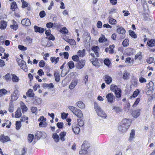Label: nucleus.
<instances>
[{"instance_id":"nucleus-1","label":"nucleus","mask_w":155,"mask_h":155,"mask_svg":"<svg viewBox=\"0 0 155 155\" xmlns=\"http://www.w3.org/2000/svg\"><path fill=\"white\" fill-rule=\"evenodd\" d=\"M130 124V120L126 119H123L118 126V130L122 132H125Z\"/></svg>"},{"instance_id":"nucleus-2","label":"nucleus","mask_w":155,"mask_h":155,"mask_svg":"<svg viewBox=\"0 0 155 155\" xmlns=\"http://www.w3.org/2000/svg\"><path fill=\"white\" fill-rule=\"evenodd\" d=\"M94 108L98 116L104 118L107 117V115L105 112L102 110L100 106L95 102L94 103Z\"/></svg>"},{"instance_id":"nucleus-3","label":"nucleus","mask_w":155,"mask_h":155,"mask_svg":"<svg viewBox=\"0 0 155 155\" xmlns=\"http://www.w3.org/2000/svg\"><path fill=\"white\" fill-rule=\"evenodd\" d=\"M110 89L111 91L114 92L117 98H119L121 97V91L117 86L114 84H112L110 86Z\"/></svg>"},{"instance_id":"nucleus-4","label":"nucleus","mask_w":155,"mask_h":155,"mask_svg":"<svg viewBox=\"0 0 155 155\" xmlns=\"http://www.w3.org/2000/svg\"><path fill=\"white\" fill-rule=\"evenodd\" d=\"M90 144L87 141H84L81 146V150L79 151L80 154L86 153L87 149L90 147Z\"/></svg>"},{"instance_id":"nucleus-5","label":"nucleus","mask_w":155,"mask_h":155,"mask_svg":"<svg viewBox=\"0 0 155 155\" xmlns=\"http://www.w3.org/2000/svg\"><path fill=\"white\" fill-rule=\"evenodd\" d=\"M106 97L109 102L111 103L113 102V100L115 99L114 96L112 93H110L107 95Z\"/></svg>"},{"instance_id":"nucleus-6","label":"nucleus","mask_w":155,"mask_h":155,"mask_svg":"<svg viewBox=\"0 0 155 155\" xmlns=\"http://www.w3.org/2000/svg\"><path fill=\"white\" fill-rule=\"evenodd\" d=\"M85 63V61L84 60H81L78 61V64L76 65V67L79 69H81L84 67Z\"/></svg>"},{"instance_id":"nucleus-7","label":"nucleus","mask_w":155,"mask_h":155,"mask_svg":"<svg viewBox=\"0 0 155 155\" xmlns=\"http://www.w3.org/2000/svg\"><path fill=\"white\" fill-rule=\"evenodd\" d=\"M21 23L23 25L28 26L31 25L30 21L28 18H25L21 20Z\"/></svg>"},{"instance_id":"nucleus-8","label":"nucleus","mask_w":155,"mask_h":155,"mask_svg":"<svg viewBox=\"0 0 155 155\" xmlns=\"http://www.w3.org/2000/svg\"><path fill=\"white\" fill-rule=\"evenodd\" d=\"M0 140L2 142L4 143L9 141L10 139L9 137L2 135L0 137Z\"/></svg>"},{"instance_id":"nucleus-9","label":"nucleus","mask_w":155,"mask_h":155,"mask_svg":"<svg viewBox=\"0 0 155 155\" xmlns=\"http://www.w3.org/2000/svg\"><path fill=\"white\" fill-rule=\"evenodd\" d=\"M92 50L95 53L96 57H98V51H99V48L97 46H94L91 48Z\"/></svg>"},{"instance_id":"nucleus-10","label":"nucleus","mask_w":155,"mask_h":155,"mask_svg":"<svg viewBox=\"0 0 155 155\" xmlns=\"http://www.w3.org/2000/svg\"><path fill=\"white\" fill-rule=\"evenodd\" d=\"M34 28L35 32H38L40 33H43L45 31L44 28L38 27L36 25L34 26Z\"/></svg>"},{"instance_id":"nucleus-11","label":"nucleus","mask_w":155,"mask_h":155,"mask_svg":"<svg viewBox=\"0 0 155 155\" xmlns=\"http://www.w3.org/2000/svg\"><path fill=\"white\" fill-rule=\"evenodd\" d=\"M140 109L135 110L132 113L133 116L135 118H137L140 114Z\"/></svg>"},{"instance_id":"nucleus-12","label":"nucleus","mask_w":155,"mask_h":155,"mask_svg":"<svg viewBox=\"0 0 155 155\" xmlns=\"http://www.w3.org/2000/svg\"><path fill=\"white\" fill-rule=\"evenodd\" d=\"M72 130L73 132L75 134H78L80 131V128L77 125L74 126L72 127Z\"/></svg>"},{"instance_id":"nucleus-13","label":"nucleus","mask_w":155,"mask_h":155,"mask_svg":"<svg viewBox=\"0 0 155 155\" xmlns=\"http://www.w3.org/2000/svg\"><path fill=\"white\" fill-rule=\"evenodd\" d=\"M106 83L108 84H110L112 82V78L110 76L106 75L104 78Z\"/></svg>"},{"instance_id":"nucleus-14","label":"nucleus","mask_w":155,"mask_h":155,"mask_svg":"<svg viewBox=\"0 0 155 155\" xmlns=\"http://www.w3.org/2000/svg\"><path fill=\"white\" fill-rule=\"evenodd\" d=\"M74 112L75 113L74 114L77 116L78 117L81 118L83 116L82 113L80 110L78 109L76 110V111Z\"/></svg>"},{"instance_id":"nucleus-15","label":"nucleus","mask_w":155,"mask_h":155,"mask_svg":"<svg viewBox=\"0 0 155 155\" xmlns=\"http://www.w3.org/2000/svg\"><path fill=\"white\" fill-rule=\"evenodd\" d=\"M26 94L27 96L30 97H33L35 95L33 92V90L31 89H29L26 92Z\"/></svg>"},{"instance_id":"nucleus-16","label":"nucleus","mask_w":155,"mask_h":155,"mask_svg":"<svg viewBox=\"0 0 155 155\" xmlns=\"http://www.w3.org/2000/svg\"><path fill=\"white\" fill-rule=\"evenodd\" d=\"M77 106L80 108L84 109L85 107V105L81 101L77 102Z\"/></svg>"},{"instance_id":"nucleus-17","label":"nucleus","mask_w":155,"mask_h":155,"mask_svg":"<svg viewBox=\"0 0 155 155\" xmlns=\"http://www.w3.org/2000/svg\"><path fill=\"white\" fill-rule=\"evenodd\" d=\"M66 135V132L65 131L62 132L60 133L59 134L60 138L61 140L62 141L65 140L64 137Z\"/></svg>"},{"instance_id":"nucleus-18","label":"nucleus","mask_w":155,"mask_h":155,"mask_svg":"<svg viewBox=\"0 0 155 155\" xmlns=\"http://www.w3.org/2000/svg\"><path fill=\"white\" fill-rule=\"evenodd\" d=\"M148 45L151 47L155 46V41L153 39H151L147 42Z\"/></svg>"},{"instance_id":"nucleus-19","label":"nucleus","mask_w":155,"mask_h":155,"mask_svg":"<svg viewBox=\"0 0 155 155\" xmlns=\"http://www.w3.org/2000/svg\"><path fill=\"white\" fill-rule=\"evenodd\" d=\"M52 137L54 139V141L56 142H58L59 140V136L56 133H54L53 134Z\"/></svg>"},{"instance_id":"nucleus-20","label":"nucleus","mask_w":155,"mask_h":155,"mask_svg":"<svg viewBox=\"0 0 155 155\" xmlns=\"http://www.w3.org/2000/svg\"><path fill=\"white\" fill-rule=\"evenodd\" d=\"M20 104L21 105V107H22V112L24 113V112H26L28 110V108L25 104L22 101L20 102Z\"/></svg>"},{"instance_id":"nucleus-21","label":"nucleus","mask_w":155,"mask_h":155,"mask_svg":"<svg viewBox=\"0 0 155 155\" xmlns=\"http://www.w3.org/2000/svg\"><path fill=\"white\" fill-rule=\"evenodd\" d=\"M21 115V109L19 108H18L15 113V117L16 118H19Z\"/></svg>"},{"instance_id":"nucleus-22","label":"nucleus","mask_w":155,"mask_h":155,"mask_svg":"<svg viewBox=\"0 0 155 155\" xmlns=\"http://www.w3.org/2000/svg\"><path fill=\"white\" fill-rule=\"evenodd\" d=\"M77 84V81H72L69 86V88L71 89H73Z\"/></svg>"},{"instance_id":"nucleus-23","label":"nucleus","mask_w":155,"mask_h":155,"mask_svg":"<svg viewBox=\"0 0 155 155\" xmlns=\"http://www.w3.org/2000/svg\"><path fill=\"white\" fill-rule=\"evenodd\" d=\"M13 24L12 25H11L10 26V28L13 29L15 30H16L18 28V25L17 24L16 22L15 21L13 20Z\"/></svg>"},{"instance_id":"nucleus-24","label":"nucleus","mask_w":155,"mask_h":155,"mask_svg":"<svg viewBox=\"0 0 155 155\" xmlns=\"http://www.w3.org/2000/svg\"><path fill=\"white\" fill-rule=\"evenodd\" d=\"M54 76L55 80L57 82H59L60 79V76L59 73L58 72H55L54 73Z\"/></svg>"},{"instance_id":"nucleus-25","label":"nucleus","mask_w":155,"mask_h":155,"mask_svg":"<svg viewBox=\"0 0 155 155\" xmlns=\"http://www.w3.org/2000/svg\"><path fill=\"white\" fill-rule=\"evenodd\" d=\"M99 41L100 42L102 43L107 41V39H106L104 35H102L101 36L99 39Z\"/></svg>"},{"instance_id":"nucleus-26","label":"nucleus","mask_w":155,"mask_h":155,"mask_svg":"<svg viewBox=\"0 0 155 155\" xmlns=\"http://www.w3.org/2000/svg\"><path fill=\"white\" fill-rule=\"evenodd\" d=\"M85 49H83L82 50H79L78 52V54L79 57H83L85 55Z\"/></svg>"},{"instance_id":"nucleus-27","label":"nucleus","mask_w":155,"mask_h":155,"mask_svg":"<svg viewBox=\"0 0 155 155\" xmlns=\"http://www.w3.org/2000/svg\"><path fill=\"white\" fill-rule=\"evenodd\" d=\"M34 138V135L33 134H29L28 137V140L29 143H31Z\"/></svg>"},{"instance_id":"nucleus-28","label":"nucleus","mask_w":155,"mask_h":155,"mask_svg":"<svg viewBox=\"0 0 155 155\" xmlns=\"http://www.w3.org/2000/svg\"><path fill=\"white\" fill-rule=\"evenodd\" d=\"M66 41L72 45H75L76 44V42L74 39H67Z\"/></svg>"},{"instance_id":"nucleus-29","label":"nucleus","mask_w":155,"mask_h":155,"mask_svg":"<svg viewBox=\"0 0 155 155\" xmlns=\"http://www.w3.org/2000/svg\"><path fill=\"white\" fill-rule=\"evenodd\" d=\"M6 22L4 21H1L0 28L1 29H4L6 28Z\"/></svg>"},{"instance_id":"nucleus-30","label":"nucleus","mask_w":155,"mask_h":155,"mask_svg":"<svg viewBox=\"0 0 155 155\" xmlns=\"http://www.w3.org/2000/svg\"><path fill=\"white\" fill-rule=\"evenodd\" d=\"M43 86L44 87H49V88H53L54 87V85L52 83H50L49 84L44 83L43 84Z\"/></svg>"},{"instance_id":"nucleus-31","label":"nucleus","mask_w":155,"mask_h":155,"mask_svg":"<svg viewBox=\"0 0 155 155\" xmlns=\"http://www.w3.org/2000/svg\"><path fill=\"white\" fill-rule=\"evenodd\" d=\"M117 31L119 34H123L125 33L126 31L123 28H120L117 29Z\"/></svg>"},{"instance_id":"nucleus-32","label":"nucleus","mask_w":155,"mask_h":155,"mask_svg":"<svg viewBox=\"0 0 155 155\" xmlns=\"http://www.w3.org/2000/svg\"><path fill=\"white\" fill-rule=\"evenodd\" d=\"M23 62L24 63L20 66V67L21 68L23 69L26 72L28 71V69L27 66L26 65V63L25 61H23Z\"/></svg>"},{"instance_id":"nucleus-33","label":"nucleus","mask_w":155,"mask_h":155,"mask_svg":"<svg viewBox=\"0 0 155 155\" xmlns=\"http://www.w3.org/2000/svg\"><path fill=\"white\" fill-rule=\"evenodd\" d=\"M12 80L13 82H17L19 80L18 78L16 76L15 74H12Z\"/></svg>"},{"instance_id":"nucleus-34","label":"nucleus","mask_w":155,"mask_h":155,"mask_svg":"<svg viewBox=\"0 0 155 155\" xmlns=\"http://www.w3.org/2000/svg\"><path fill=\"white\" fill-rule=\"evenodd\" d=\"M138 58L139 60H141L142 59L141 52H140L137 53L135 55L134 59L136 60Z\"/></svg>"},{"instance_id":"nucleus-35","label":"nucleus","mask_w":155,"mask_h":155,"mask_svg":"<svg viewBox=\"0 0 155 155\" xmlns=\"http://www.w3.org/2000/svg\"><path fill=\"white\" fill-rule=\"evenodd\" d=\"M68 64L70 69H72L74 67V63L72 61H69Z\"/></svg>"},{"instance_id":"nucleus-36","label":"nucleus","mask_w":155,"mask_h":155,"mask_svg":"<svg viewBox=\"0 0 155 155\" xmlns=\"http://www.w3.org/2000/svg\"><path fill=\"white\" fill-rule=\"evenodd\" d=\"M129 35L131 37L134 38H135L137 37V35L134 31L131 30H129Z\"/></svg>"},{"instance_id":"nucleus-37","label":"nucleus","mask_w":155,"mask_h":155,"mask_svg":"<svg viewBox=\"0 0 155 155\" xmlns=\"http://www.w3.org/2000/svg\"><path fill=\"white\" fill-rule=\"evenodd\" d=\"M135 135V131L134 130H132L130 134L129 140H131L133 138H134Z\"/></svg>"},{"instance_id":"nucleus-38","label":"nucleus","mask_w":155,"mask_h":155,"mask_svg":"<svg viewBox=\"0 0 155 155\" xmlns=\"http://www.w3.org/2000/svg\"><path fill=\"white\" fill-rule=\"evenodd\" d=\"M109 22L111 25H115L117 21L115 19L111 18L109 19Z\"/></svg>"},{"instance_id":"nucleus-39","label":"nucleus","mask_w":155,"mask_h":155,"mask_svg":"<svg viewBox=\"0 0 155 155\" xmlns=\"http://www.w3.org/2000/svg\"><path fill=\"white\" fill-rule=\"evenodd\" d=\"M68 30L65 27H64L61 29L60 30L61 33L65 34L68 33Z\"/></svg>"},{"instance_id":"nucleus-40","label":"nucleus","mask_w":155,"mask_h":155,"mask_svg":"<svg viewBox=\"0 0 155 155\" xmlns=\"http://www.w3.org/2000/svg\"><path fill=\"white\" fill-rule=\"evenodd\" d=\"M130 104L129 103H127L125 105L124 107V110L127 112H128L130 108Z\"/></svg>"},{"instance_id":"nucleus-41","label":"nucleus","mask_w":155,"mask_h":155,"mask_svg":"<svg viewBox=\"0 0 155 155\" xmlns=\"http://www.w3.org/2000/svg\"><path fill=\"white\" fill-rule=\"evenodd\" d=\"M16 128L17 130H18L21 127V123L19 121H17L16 122Z\"/></svg>"},{"instance_id":"nucleus-42","label":"nucleus","mask_w":155,"mask_h":155,"mask_svg":"<svg viewBox=\"0 0 155 155\" xmlns=\"http://www.w3.org/2000/svg\"><path fill=\"white\" fill-rule=\"evenodd\" d=\"M129 74L127 73L126 71H124L123 76V79L124 80L127 79L128 78Z\"/></svg>"},{"instance_id":"nucleus-43","label":"nucleus","mask_w":155,"mask_h":155,"mask_svg":"<svg viewBox=\"0 0 155 155\" xmlns=\"http://www.w3.org/2000/svg\"><path fill=\"white\" fill-rule=\"evenodd\" d=\"M7 93V91L5 89H2L0 90V97L3 95L6 94Z\"/></svg>"},{"instance_id":"nucleus-44","label":"nucleus","mask_w":155,"mask_h":155,"mask_svg":"<svg viewBox=\"0 0 155 155\" xmlns=\"http://www.w3.org/2000/svg\"><path fill=\"white\" fill-rule=\"evenodd\" d=\"M17 8V5H16V3L15 2H12L11 5V8L12 9H15Z\"/></svg>"},{"instance_id":"nucleus-45","label":"nucleus","mask_w":155,"mask_h":155,"mask_svg":"<svg viewBox=\"0 0 155 155\" xmlns=\"http://www.w3.org/2000/svg\"><path fill=\"white\" fill-rule=\"evenodd\" d=\"M41 133L39 131H37L35 134V137L37 138V139H39L41 136Z\"/></svg>"},{"instance_id":"nucleus-46","label":"nucleus","mask_w":155,"mask_h":155,"mask_svg":"<svg viewBox=\"0 0 155 155\" xmlns=\"http://www.w3.org/2000/svg\"><path fill=\"white\" fill-rule=\"evenodd\" d=\"M77 121L78 123V125L80 127H82L84 124V122L83 120L80 119H78Z\"/></svg>"},{"instance_id":"nucleus-47","label":"nucleus","mask_w":155,"mask_h":155,"mask_svg":"<svg viewBox=\"0 0 155 155\" xmlns=\"http://www.w3.org/2000/svg\"><path fill=\"white\" fill-rule=\"evenodd\" d=\"M72 59L74 61L78 62L79 60V57L77 55H74L72 57Z\"/></svg>"},{"instance_id":"nucleus-48","label":"nucleus","mask_w":155,"mask_h":155,"mask_svg":"<svg viewBox=\"0 0 155 155\" xmlns=\"http://www.w3.org/2000/svg\"><path fill=\"white\" fill-rule=\"evenodd\" d=\"M113 109H114L116 112H119L121 111V109L119 107L113 106Z\"/></svg>"},{"instance_id":"nucleus-49","label":"nucleus","mask_w":155,"mask_h":155,"mask_svg":"<svg viewBox=\"0 0 155 155\" xmlns=\"http://www.w3.org/2000/svg\"><path fill=\"white\" fill-rule=\"evenodd\" d=\"M139 91L138 90H137L135 91L133 94L132 97H136L139 94Z\"/></svg>"},{"instance_id":"nucleus-50","label":"nucleus","mask_w":155,"mask_h":155,"mask_svg":"<svg viewBox=\"0 0 155 155\" xmlns=\"http://www.w3.org/2000/svg\"><path fill=\"white\" fill-rule=\"evenodd\" d=\"M57 126L59 129L62 128L63 127V124L62 122H58L57 124Z\"/></svg>"},{"instance_id":"nucleus-51","label":"nucleus","mask_w":155,"mask_h":155,"mask_svg":"<svg viewBox=\"0 0 155 155\" xmlns=\"http://www.w3.org/2000/svg\"><path fill=\"white\" fill-rule=\"evenodd\" d=\"M154 61V58L153 57H150L147 59V62L149 64H151Z\"/></svg>"},{"instance_id":"nucleus-52","label":"nucleus","mask_w":155,"mask_h":155,"mask_svg":"<svg viewBox=\"0 0 155 155\" xmlns=\"http://www.w3.org/2000/svg\"><path fill=\"white\" fill-rule=\"evenodd\" d=\"M140 100V98H137L135 101L134 104L133 105V107H135L138 104Z\"/></svg>"},{"instance_id":"nucleus-53","label":"nucleus","mask_w":155,"mask_h":155,"mask_svg":"<svg viewBox=\"0 0 155 155\" xmlns=\"http://www.w3.org/2000/svg\"><path fill=\"white\" fill-rule=\"evenodd\" d=\"M39 15L41 18H43L45 16V12L44 11H41L40 12Z\"/></svg>"},{"instance_id":"nucleus-54","label":"nucleus","mask_w":155,"mask_h":155,"mask_svg":"<svg viewBox=\"0 0 155 155\" xmlns=\"http://www.w3.org/2000/svg\"><path fill=\"white\" fill-rule=\"evenodd\" d=\"M54 25L52 23L50 22L47 23L46 25V26L48 28H52Z\"/></svg>"},{"instance_id":"nucleus-55","label":"nucleus","mask_w":155,"mask_h":155,"mask_svg":"<svg viewBox=\"0 0 155 155\" xmlns=\"http://www.w3.org/2000/svg\"><path fill=\"white\" fill-rule=\"evenodd\" d=\"M18 48L21 50L25 51L27 49V48L23 45H19L18 46Z\"/></svg>"},{"instance_id":"nucleus-56","label":"nucleus","mask_w":155,"mask_h":155,"mask_svg":"<svg viewBox=\"0 0 155 155\" xmlns=\"http://www.w3.org/2000/svg\"><path fill=\"white\" fill-rule=\"evenodd\" d=\"M104 63L105 64L108 66L110 65V62L108 59H105L104 60Z\"/></svg>"},{"instance_id":"nucleus-57","label":"nucleus","mask_w":155,"mask_h":155,"mask_svg":"<svg viewBox=\"0 0 155 155\" xmlns=\"http://www.w3.org/2000/svg\"><path fill=\"white\" fill-rule=\"evenodd\" d=\"M45 65V61L43 60H41L39 63V66L41 67H44Z\"/></svg>"},{"instance_id":"nucleus-58","label":"nucleus","mask_w":155,"mask_h":155,"mask_svg":"<svg viewBox=\"0 0 155 155\" xmlns=\"http://www.w3.org/2000/svg\"><path fill=\"white\" fill-rule=\"evenodd\" d=\"M128 43L127 40L126 39L124 40L122 42V45L124 47H127L128 45Z\"/></svg>"},{"instance_id":"nucleus-59","label":"nucleus","mask_w":155,"mask_h":155,"mask_svg":"<svg viewBox=\"0 0 155 155\" xmlns=\"http://www.w3.org/2000/svg\"><path fill=\"white\" fill-rule=\"evenodd\" d=\"M38 75L41 76L43 75L44 74V72L43 71V70L41 69L38 70Z\"/></svg>"},{"instance_id":"nucleus-60","label":"nucleus","mask_w":155,"mask_h":155,"mask_svg":"<svg viewBox=\"0 0 155 155\" xmlns=\"http://www.w3.org/2000/svg\"><path fill=\"white\" fill-rule=\"evenodd\" d=\"M5 77L6 80H8L11 78L10 74L9 73H7L5 75Z\"/></svg>"},{"instance_id":"nucleus-61","label":"nucleus","mask_w":155,"mask_h":155,"mask_svg":"<svg viewBox=\"0 0 155 155\" xmlns=\"http://www.w3.org/2000/svg\"><path fill=\"white\" fill-rule=\"evenodd\" d=\"M31 112L33 113H34L37 110V108L36 107H31Z\"/></svg>"},{"instance_id":"nucleus-62","label":"nucleus","mask_w":155,"mask_h":155,"mask_svg":"<svg viewBox=\"0 0 155 155\" xmlns=\"http://www.w3.org/2000/svg\"><path fill=\"white\" fill-rule=\"evenodd\" d=\"M97 27L99 28H101L102 26V22L100 21H97Z\"/></svg>"},{"instance_id":"nucleus-63","label":"nucleus","mask_w":155,"mask_h":155,"mask_svg":"<svg viewBox=\"0 0 155 155\" xmlns=\"http://www.w3.org/2000/svg\"><path fill=\"white\" fill-rule=\"evenodd\" d=\"M28 119V117H26L25 116H23L21 117L20 120L21 121H24Z\"/></svg>"},{"instance_id":"nucleus-64","label":"nucleus","mask_w":155,"mask_h":155,"mask_svg":"<svg viewBox=\"0 0 155 155\" xmlns=\"http://www.w3.org/2000/svg\"><path fill=\"white\" fill-rule=\"evenodd\" d=\"M139 81L141 83L146 82L147 81L146 79L142 77H141L140 78Z\"/></svg>"}]
</instances>
